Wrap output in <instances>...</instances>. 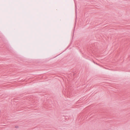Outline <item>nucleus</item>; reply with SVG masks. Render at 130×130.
Instances as JSON below:
<instances>
[{
    "mask_svg": "<svg viewBox=\"0 0 130 130\" xmlns=\"http://www.w3.org/2000/svg\"><path fill=\"white\" fill-rule=\"evenodd\" d=\"M15 127L16 128H18L19 127V126H15Z\"/></svg>",
    "mask_w": 130,
    "mask_h": 130,
    "instance_id": "nucleus-1",
    "label": "nucleus"
},
{
    "mask_svg": "<svg viewBox=\"0 0 130 130\" xmlns=\"http://www.w3.org/2000/svg\"><path fill=\"white\" fill-rule=\"evenodd\" d=\"M75 7L76 9V5L75 6Z\"/></svg>",
    "mask_w": 130,
    "mask_h": 130,
    "instance_id": "nucleus-2",
    "label": "nucleus"
}]
</instances>
